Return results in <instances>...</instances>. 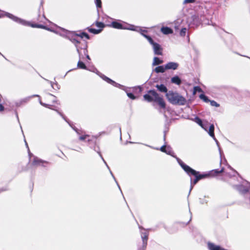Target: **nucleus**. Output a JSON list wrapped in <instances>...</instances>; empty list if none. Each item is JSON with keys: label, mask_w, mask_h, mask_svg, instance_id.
<instances>
[{"label": "nucleus", "mask_w": 250, "mask_h": 250, "mask_svg": "<svg viewBox=\"0 0 250 250\" xmlns=\"http://www.w3.org/2000/svg\"><path fill=\"white\" fill-rule=\"evenodd\" d=\"M144 100L148 102H154L162 108H166V103L162 97H161L155 90H149L147 94L144 95Z\"/></svg>", "instance_id": "1"}, {"label": "nucleus", "mask_w": 250, "mask_h": 250, "mask_svg": "<svg viewBox=\"0 0 250 250\" xmlns=\"http://www.w3.org/2000/svg\"><path fill=\"white\" fill-rule=\"evenodd\" d=\"M177 160L179 164L182 167V168L186 172V173L189 176L193 175V176H194L195 177V178L194 180H193L191 178H190V190H189V192H190L191 190H192V188H193V186L195 185H196L197 184V183L199 181V180L198 179V178L196 176V175L198 174V171H196V170L191 168L188 166L186 165L179 158H177Z\"/></svg>", "instance_id": "2"}, {"label": "nucleus", "mask_w": 250, "mask_h": 250, "mask_svg": "<svg viewBox=\"0 0 250 250\" xmlns=\"http://www.w3.org/2000/svg\"><path fill=\"white\" fill-rule=\"evenodd\" d=\"M166 97L168 101L173 104L185 105L187 102L183 96L172 91H169L166 94Z\"/></svg>", "instance_id": "3"}, {"label": "nucleus", "mask_w": 250, "mask_h": 250, "mask_svg": "<svg viewBox=\"0 0 250 250\" xmlns=\"http://www.w3.org/2000/svg\"><path fill=\"white\" fill-rule=\"evenodd\" d=\"M4 16H6L7 17L9 18L10 19H12L14 21L19 23L22 25H28V26H31L33 27H38V28H45V26L41 25V24H30L28 22L26 21L25 20H23L22 19H20L14 15H13L11 14H10L9 13H5L3 11H0V18L3 17Z\"/></svg>", "instance_id": "4"}, {"label": "nucleus", "mask_w": 250, "mask_h": 250, "mask_svg": "<svg viewBox=\"0 0 250 250\" xmlns=\"http://www.w3.org/2000/svg\"><path fill=\"white\" fill-rule=\"evenodd\" d=\"M70 40L75 45L79 55H82V51H83V54L87 53V44L85 41L80 40L79 39L76 37L71 38Z\"/></svg>", "instance_id": "5"}, {"label": "nucleus", "mask_w": 250, "mask_h": 250, "mask_svg": "<svg viewBox=\"0 0 250 250\" xmlns=\"http://www.w3.org/2000/svg\"><path fill=\"white\" fill-rule=\"evenodd\" d=\"M149 42L153 46L154 53L157 55H163V48L161 47L160 45L158 43L154 42L152 39H149Z\"/></svg>", "instance_id": "6"}, {"label": "nucleus", "mask_w": 250, "mask_h": 250, "mask_svg": "<svg viewBox=\"0 0 250 250\" xmlns=\"http://www.w3.org/2000/svg\"><path fill=\"white\" fill-rule=\"evenodd\" d=\"M203 124H205V125H204V127H202V128L208 132L209 135L211 137H212L213 138V139L216 142V144H217V145H218L219 143H218V141L216 140V139L215 138L214 134V125H210V126L209 127V129H208V122H206L205 123H204Z\"/></svg>", "instance_id": "7"}, {"label": "nucleus", "mask_w": 250, "mask_h": 250, "mask_svg": "<svg viewBox=\"0 0 250 250\" xmlns=\"http://www.w3.org/2000/svg\"><path fill=\"white\" fill-rule=\"evenodd\" d=\"M112 25L113 27L116 29H128L130 30H135L136 29L134 28V26L132 25H128L127 26H123L120 23H119L116 21H113L112 22Z\"/></svg>", "instance_id": "8"}, {"label": "nucleus", "mask_w": 250, "mask_h": 250, "mask_svg": "<svg viewBox=\"0 0 250 250\" xmlns=\"http://www.w3.org/2000/svg\"><path fill=\"white\" fill-rule=\"evenodd\" d=\"M165 65L167 69L176 70L178 68L179 64L177 62H169L167 63Z\"/></svg>", "instance_id": "9"}, {"label": "nucleus", "mask_w": 250, "mask_h": 250, "mask_svg": "<svg viewBox=\"0 0 250 250\" xmlns=\"http://www.w3.org/2000/svg\"><path fill=\"white\" fill-rule=\"evenodd\" d=\"M134 28L136 29L135 31H137L140 32L145 38H146L148 40V42H149V39H152L150 36H147L145 34V33L147 32L146 30H143L139 27L134 26Z\"/></svg>", "instance_id": "10"}, {"label": "nucleus", "mask_w": 250, "mask_h": 250, "mask_svg": "<svg viewBox=\"0 0 250 250\" xmlns=\"http://www.w3.org/2000/svg\"><path fill=\"white\" fill-rule=\"evenodd\" d=\"M161 31L163 34L165 35H167L173 33L172 30L168 27H162L161 29Z\"/></svg>", "instance_id": "11"}, {"label": "nucleus", "mask_w": 250, "mask_h": 250, "mask_svg": "<svg viewBox=\"0 0 250 250\" xmlns=\"http://www.w3.org/2000/svg\"><path fill=\"white\" fill-rule=\"evenodd\" d=\"M167 70L166 65H161L156 67L155 68V71L158 73H163L165 71V70Z\"/></svg>", "instance_id": "12"}, {"label": "nucleus", "mask_w": 250, "mask_h": 250, "mask_svg": "<svg viewBox=\"0 0 250 250\" xmlns=\"http://www.w3.org/2000/svg\"><path fill=\"white\" fill-rule=\"evenodd\" d=\"M156 87L161 92H167V89L166 86L164 84H161L160 85L157 84L156 85Z\"/></svg>", "instance_id": "13"}, {"label": "nucleus", "mask_w": 250, "mask_h": 250, "mask_svg": "<svg viewBox=\"0 0 250 250\" xmlns=\"http://www.w3.org/2000/svg\"><path fill=\"white\" fill-rule=\"evenodd\" d=\"M171 83L179 85L181 83V81L179 77L176 76L172 77L171 79Z\"/></svg>", "instance_id": "14"}, {"label": "nucleus", "mask_w": 250, "mask_h": 250, "mask_svg": "<svg viewBox=\"0 0 250 250\" xmlns=\"http://www.w3.org/2000/svg\"><path fill=\"white\" fill-rule=\"evenodd\" d=\"M163 62V60H160L158 57H154L153 59L152 65L155 66L157 65H159L162 64Z\"/></svg>", "instance_id": "15"}, {"label": "nucleus", "mask_w": 250, "mask_h": 250, "mask_svg": "<svg viewBox=\"0 0 250 250\" xmlns=\"http://www.w3.org/2000/svg\"><path fill=\"white\" fill-rule=\"evenodd\" d=\"M142 238L143 240V245L146 246L147 244V241L148 239V234L146 232L142 233Z\"/></svg>", "instance_id": "16"}, {"label": "nucleus", "mask_w": 250, "mask_h": 250, "mask_svg": "<svg viewBox=\"0 0 250 250\" xmlns=\"http://www.w3.org/2000/svg\"><path fill=\"white\" fill-rule=\"evenodd\" d=\"M87 29L89 32L94 34H99L102 31V29H96L90 27H87Z\"/></svg>", "instance_id": "17"}, {"label": "nucleus", "mask_w": 250, "mask_h": 250, "mask_svg": "<svg viewBox=\"0 0 250 250\" xmlns=\"http://www.w3.org/2000/svg\"><path fill=\"white\" fill-rule=\"evenodd\" d=\"M42 163L43 162L42 160L38 159V158H35L34 161H33L32 164L34 166H40Z\"/></svg>", "instance_id": "18"}, {"label": "nucleus", "mask_w": 250, "mask_h": 250, "mask_svg": "<svg viewBox=\"0 0 250 250\" xmlns=\"http://www.w3.org/2000/svg\"><path fill=\"white\" fill-rule=\"evenodd\" d=\"M193 121L200 125L202 127H204L205 124H203L202 120L198 117H195Z\"/></svg>", "instance_id": "19"}, {"label": "nucleus", "mask_w": 250, "mask_h": 250, "mask_svg": "<svg viewBox=\"0 0 250 250\" xmlns=\"http://www.w3.org/2000/svg\"><path fill=\"white\" fill-rule=\"evenodd\" d=\"M77 66H78V68H81V69H86V66H85L84 63L81 61L80 59L79 61V62H78Z\"/></svg>", "instance_id": "20"}, {"label": "nucleus", "mask_w": 250, "mask_h": 250, "mask_svg": "<svg viewBox=\"0 0 250 250\" xmlns=\"http://www.w3.org/2000/svg\"><path fill=\"white\" fill-rule=\"evenodd\" d=\"M198 179L200 180L201 179L205 178L209 176L208 174H200L199 172L198 171V174L196 175Z\"/></svg>", "instance_id": "21"}, {"label": "nucleus", "mask_w": 250, "mask_h": 250, "mask_svg": "<svg viewBox=\"0 0 250 250\" xmlns=\"http://www.w3.org/2000/svg\"><path fill=\"white\" fill-rule=\"evenodd\" d=\"M102 78L105 81H106L107 83H111L113 85H114V84H116V83L112 81V80H111L110 79H109V78L105 76H103L102 77Z\"/></svg>", "instance_id": "22"}, {"label": "nucleus", "mask_w": 250, "mask_h": 250, "mask_svg": "<svg viewBox=\"0 0 250 250\" xmlns=\"http://www.w3.org/2000/svg\"><path fill=\"white\" fill-rule=\"evenodd\" d=\"M160 150L162 152H165L168 154H171V153L172 152V150L169 149V151H167V150H166V146L165 145L164 146H163L161 148H160Z\"/></svg>", "instance_id": "23"}, {"label": "nucleus", "mask_w": 250, "mask_h": 250, "mask_svg": "<svg viewBox=\"0 0 250 250\" xmlns=\"http://www.w3.org/2000/svg\"><path fill=\"white\" fill-rule=\"evenodd\" d=\"M197 92H202L203 90L199 86H194L193 88V94L195 95Z\"/></svg>", "instance_id": "24"}, {"label": "nucleus", "mask_w": 250, "mask_h": 250, "mask_svg": "<svg viewBox=\"0 0 250 250\" xmlns=\"http://www.w3.org/2000/svg\"><path fill=\"white\" fill-rule=\"evenodd\" d=\"M200 98L203 100L205 102L208 103L210 101L208 98L204 94H201L199 96Z\"/></svg>", "instance_id": "25"}, {"label": "nucleus", "mask_w": 250, "mask_h": 250, "mask_svg": "<svg viewBox=\"0 0 250 250\" xmlns=\"http://www.w3.org/2000/svg\"><path fill=\"white\" fill-rule=\"evenodd\" d=\"M224 168H222L220 170H218V169H215V170H212L211 172L213 173V175H217L218 174L223 172L224 171Z\"/></svg>", "instance_id": "26"}, {"label": "nucleus", "mask_w": 250, "mask_h": 250, "mask_svg": "<svg viewBox=\"0 0 250 250\" xmlns=\"http://www.w3.org/2000/svg\"><path fill=\"white\" fill-rule=\"evenodd\" d=\"M77 38L78 39H79L80 40H83V32L82 33H80V34H75L74 35H73V36H72L71 38Z\"/></svg>", "instance_id": "27"}, {"label": "nucleus", "mask_w": 250, "mask_h": 250, "mask_svg": "<svg viewBox=\"0 0 250 250\" xmlns=\"http://www.w3.org/2000/svg\"><path fill=\"white\" fill-rule=\"evenodd\" d=\"M89 136L88 135H82V136H80L79 139L80 140L83 141V140H85L87 138H88L87 141L88 142H89L90 140V139H89Z\"/></svg>", "instance_id": "28"}, {"label": "nucleus", "mask_w": 250, "mask_h": 250, "mask_svg": "<svg viewBox=\"0 0 250 250\" xmlns=\"http://www.w3.org/2000/svg\"><path fill=\"white\" fill-rule=\"evenodd\" d=\"M95 25L98 27L101 28V29H102V28H103L104 27V24L101 22L96 21L95 22Z\"/></svg>", "instance_id": "29"}, {"label": "nucleus", "mask_w": 250, "mask_h": 250, "mask_svg": "<svg viewBox=\"0 0 250 250\" xmlns=\"http://www.w3.org/2000/svg\"><path fill=\"white\" fill-rule=\"evenodd\" d=\"M186 32H187V28H183L181 29L180 34L181 36L184 37L186 35Z\"/></svg>", "instance_id": "30"}, {"label": "nucleus", "mask_w": 250, "mask_h": 250, "mask_svg": "<svg viewBox=\"0 0 250 250\" xmlns=\"http://www.w3.org/2000/svg\"><path fill=\"white\" fill-rule=\"evenodd\" d=\"M209 102H210L211 105H212L213 106H215V107L219 106V104H217L215 101H210Z\"/></svg>", "instance_id": "31"}, {"label": "nucleus", "mask_w": 250, "mask_h": 250, "mask_svg": "<svg viewBox=\"0 0 250 250\" xmlns=\"http://www.w3.org/2000/svg\"><path fill=\"white\" fill-rule=\"evenodd\" d=\"M127 96L132 100H134L136 97L131 93H127Z\"/></svg>", "instance_id": "32"}, {"label": "nucleus", "mask_w": 250, "mask_h": 250, "mask_svg": "<svg viewBox=\"0 0 250 250\" xmlns=\"http://www.w3.org/2000/svg\"><path fill=\"white\" fill-rule=\"evenodd\" d=\"M95 3L97 7H101L102 5V2L101 0H95Z\"/></svg>", "instance_id": "33"}, {"label": "nucleus", "mask_w": 250, "mask_h": 250, "mask_svg": "<svg viewBox=\"0 0 250 250\" xmlns=\"http://www.w3.org/2000/svg\"><path fill=\"white\" fill-rule=\"evenodd\" d=\"M195 0H185L184 1V3H193L195 1Z\"/></svg>", "instance_id": "34"}, {"label": "nucleus", "mask_w": 250, "mask_h": 250, "mask_svg": "<svg viewBox=\"0 0 250 250\" xmlns=\"http://www.w3.org/2000/svg\"><path fill=\"white\" fill-rule=\"evenodd\" d=\"M83 37H85L87 39H89V36L88 35V34H87L86 33L83 32Z\"/></svg>", "instance_id": "35"}, {"label": "nucleus", "mask_w": 250, "mask_h": 250, "mask_svg": "<svg viewBox=\"0 0 250 250\" xmlns=\"http://www.w3.org/2000/svg\"><path fill=\"white\" fill-rule=\"evenodd\" d=\"M57 112L63 118V119L64 120H65L66 121H67L66 119V118L64 116V115L61 113V112H60L59 111H57Z\"/></svg>", "instance_id": "36"}, {"label": "nucleus", "mask_w": 250, "mask_h": 250, "mask_svg": "<svg viewBox=\"0 0 250 250\" xmlns=\"http://www.w3.org/2000/svg\"><path fill=\"white\" fill-rule=\"evenodd\" d=\"M79 58L80 60L83 59L84 58V56H85L83 54V51H82V56L79 55Z\"/></svg>", "instance_id": "37"}, {"label": "nucleus", "mask_w": 250, "mask_h": 250, "mask_svg": "<svg viewBox=\"0 0 250 250\" xmlns=\"http://www.w3.org/2000/svg\"><path fill=\"white\" fill-rule=\"evenodd\" d=\"M4 106L0 104V112L3 111Z\"/></svg>", "instance_id": "38"}, {"label": "nucleus", "mask_w": 250, "mask_h": 250, "mask_svg": "<svg viewBox=\"0 0 250 250\" xmlns=\"http://www.w3.org/2000/svg\"><path fill=\"white\" fill-rule=\"evenodd\" d=\"M84 55H85L86 58L90 60V58L89 57V56L88 55V51L87 50V53L86 54H83Z\"/></svg>", "instance_id": "39"}, {"label": "nucleus", "mask_w": 250, "mask_h": 250, "mask_svg": "<svg viewBox=\"0 0 250 250\" xmlns=\"http://www.w3.org/2000/svg\"><path fill=\"white\" fill-rule=\"evenodd\" d=\"M40 104H41L42 105H43V106H45V107H47V106H48V105H47V104H43L42 102H40Z\"/></svg>", "instance_id": "40"}, {"label": "nucleus", "mask_w": 250, "mask_h": 250, "mask_svg": "<svg viewBox=\"0 0 250 250\" xmlns=\"http://www.w3.org/2000/svg\"><path fill=\"white\" fill-rule=\"evenodd\" d=\"M248 189L247 188H245L243 190L244 193L248 192Z\"/></svg>", "instance_id": "41"}, {"label": "nucleus", "mask_w": 250, "mask_h": 250, "mask_svg": "<svg viewBox=\"0 0 250 250\" xmlns=\"http://www.w3.org/2000/svg\"><path fill=\"white\" fill-rule=\"evenodd\" d=\"M169 149L171 150V148L169 147H167V148H166V150H167V151H169Z\"/></svg>", "instance_id": "42"}, {"label": "nucleus", "mask_w": 250, "mask_h": 250, "mask_svg": "<svg viewBox=\"0 0 250 250\" xmlns=\"http://www.w3.org/2000/svg\"><path fill=\"white\" fill-rule=\"evenodd\" d=\"M100 156H101V158H102V160L104 161V163L107 165V164H106V162H105V161L104 160V158L102 157V155H101V154L100 153Z\"/></svg>", "instance_id": "43"}, {"label": "nucleus", "mask_w": 250, "mask_h": 250, "mask_svg": "<svg viewBox=\"0 0 250 250\" xmlns=\"http://www.w3.org/2000/svg\"><path fill=\"white\" fill-rule=\"evenodd\" d=\"M74 130L76 131V132L78 134H80V133L78 131V130L77 129H75V128H74Z\"/></svg>", "instance_id": "44"}, {"label": "nucleus", "mask_w": 250, "mask_h": 250, "mask_svg": "<svg viewBox=\"0 0 250 250\" xmlns=\"http://www.w3.org/2000/svg\"><path fill=\"white\" fill-rule=\"evenodd\" d=\"M25 144H26V147L28 148V149H29V147H28V145H27V143H26V141L25 140Z\"/></svg>", "instance_id": "45"}, {"label": "nucleus", "mask_w": 250, "mask_h": 250, "mask_svg": "<svg viewBox=\"0 0 250 250\" xmlns=\"http://www.w3.org/2000/svg\"><path fill=\"white\" fill-rule=\"evenodd\" d=\"M164 139L165 140L166 139V134L164 135Z\"/></svg>", "instance_id": "46"}, {"label": "nucleus", "mask_w": 250, "mask_h": 250, "mask_svg": "<svg viewBox=\"0 0 250 250\" xmlns=\"http://www.w3.org/2000/svg\"><path fill=\"white\" fill-rule=\"evenodd\" d=\"M229 167L231 169L233 170V169L231 167L229 166Z\"/></svg>", "instance_id": "47"}, {"label": "nucleus", "mask_w": 250, "mask_h": 250, "mask_svg": "<svg viewBox=\"0 0 250 250\" xmlns=\"http://www.w3.org/2000/svg\"><path fill=\"white\" fill-rule=\"evenodd\" d=\"M110 173H111L112 176H113V173H112V172H110Z\"/></svg>", "instance_id": "48"}, {"label": "nucleus", "mask_w": 250, "mask_h": 250, "mask_svg": "<svg viewBox=\"0 0 250 250\" xmlns=\"http://www.w3.org/2000/svg\"><path fill=\"white\" fill-rule=\"evenodd\" d=\"M110 173H111L112 176H113V173H112V172H110Z\"/></svg>", "instance_id": "49"}, {"label": "nucleus", "mask_w": 250, "mask_h": 250, "mask_svg": "<svg viewBox=\"0 0 250 250\" xmlns=\"http://www.w3.org/2000/svg\"><path fill=\"white\" fill-rule=\"evenodd\" d=\"M110 173H111L112 176H113V173H112V172H110Z\"/></svg>", "instance_id": "50"}, {"label": "nucleus", "mask_w": 250, "mask_h": 250, "mask_svg": "<svg viewBox=\"0 0 250 250\" xmlns=\"http://www.w3.org/2000/svg\"><path fill=\"white\" fill-rule=\"evenodd\" d=\"M192 18L194 19V18H195V16H192Z\"/></svg>", "instance_id": "51"}, {"label": "nucleus", "mask_w": 250, "mask_h": 250, "mask_svg": "<svg viewBox=\"0 0 250 250\" xmlns=\"http://www.w3.org/2000/svg\"><path fill=\"white\" fill-rule=\"evenodd\" d=\"M0 55H1V53L0 52Z\"/></svg>", "instance_id": "52"}]
</instances>
